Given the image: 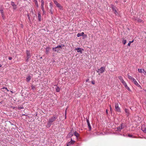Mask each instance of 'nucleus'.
I'll use <instances>...</instances> for the list:
<instances>
[{"mask_svg":"<svg viewBox=\"0 0 146 146\" xmlns=\"http://www.w3.org/2000/svg\"><path fill=\"white\" fill-rule=\"evenodd\" d=\"M57 117V116L56 115H54L51 118H49L47 121V127H49L51 126L53 122L56 120Z\"/></svg>","mask_w":146,"mask_h":146,"instance_id":"1","label":"nucleus"},{"mask_svg":"<svg viewBox=\"0 0 146 146\" xmlns=\"http://www.w3.org/2000/svg\"><path fill=\"white\" fill-rule=\"evenodd\" d=\"M115 110L116 111L118 112H121L120 109V108L119 107L118 104L117 103H115Z\"/></svg>","mask_w":146,"mask_h":146,"instance_id":"2","label":"nucleus"},{"mask_svg":"<svg viewBox=\"0 0 146 146\" xmlns=\"http://www.w3.org/2000/svg\"><path fill=\"white\" fill-rule=\"evenodd\" d=\"M105 70V68L103 67H102L100 69L97 70L96 71L97 73H102L104 72Z\"/></svg>","mask_w":146,"mask_h":146,"instance_id":"3","label":"nucleus"},{"mask_svg":"<svg viewBox=\"0 0 146 146\" xmlns=\"http://www.w3.org/2000/svg\"><path fill=\"white\" fill-rule=\"evenodd\" d=\"M0 12L2 19L4 20L5 19V17L4 15V12L3 9L1 8L0 9Z\"/></svg>","mask_w":146,"mask_h":146,"instance_id":"4","label":"nucleus"},{"mask_svg":"<svg viewBox=\"0 0 146 146\" xmlns=\"http://www.w3.org/2000/svg\"><path fill=\"white\" fill-rule=\"evenodd\" d=\"M75 141L73 140L72 139H71V141L67 144V146H68L72 145L75 142Z\"/></svg>","mask_w":146,"mask_h":146,"instance_id":"5","label":"nucleus"},{"mask_svg":"<svg viewBox=\"0 0 146 146\" xmlns=\"http://www.w3.org/2000/svg\"><path fill=\"white\" fill-rule=\"evenodd\" d=\"M75 50H76L77 51V52H79L80 53H82V50H83L84 49H82L81 48H76L75 49Z\"/></svg>","mask_w":146,"mask_h":146,"instance_id":"6","label":"nucleus"},{"mask_svg":"<svg viewBox=\"0 0 146 146\" xmlns=\"http://www.w3.org/2000/svg\"><path fill=\"white\" fill-rule=\"evenodd\" d=\"M122 124L123 123H121L120 125L117 127V131H120L123 128V127H122Z\"/></svg>","mask_w":146,"mask_h":146,"instance_id":"7","label":"nucleus"},{"mask_svg":"<svg viewBox=\"0 0 146 146\" xmlns=\"http://www.w3.org/2000/svg\"><path fill=\"white\" fill-rule=\"evenodd\" d=\"M141 130L144 133H146V127L145 125H143L141 127Z\"/></svg>","mask_w":146,"mask_h":146,"instance_id":"8","label":"nucleus"},{"mask_svg":"<svg viewBox=\"0 0 146 146\" xmlns=\"http://www.w3.org/2000/svg\"><path fill=\"white\" fill-rule=\"evenodd\" d=\"M52 50L54 52H58L60 50V49L58 48H57V47H56L55 48H52Z\"/></svg>","mask_w":146,"mask_h":146,"instance_id":"9","label":"nucleus"},{"mask_svg":"<svg viewBox=\"0 0 146 146\" xmlns=\"http://www.w3.org/2000/svg\"><path fill=\"white\" fill-rule=\"evenodd\" d=\"M125 112L126 113V115L127 116H128L130 115V113H129V111L128 109H126V108L125 109Z\"/></svg>","mask_w":146,"mask_h":146,"instance_id":"10","label":"nucleus"},{"mask_svg":"<svg viewBox=\"0 0 146 146\" xmlns=\"http://www.w3.org/2000/svg\"><path fill=\"white\" fill-rule=\"evenodd\" d=\"M86 121H87V123L88 124V127L89 129V131H91V127L89 121L88 119H87Z\"/></svg>","mask_w":146,"mask_h":146,"instance_id":"11","label":"nucleus"},{"mask_svg":"<svg viewBox=\"0 0 146 146\" xmlns=\"http://www.w3.org/2000/svg\"><path fill=\"white\" fill-rule=\"evenodd\" d=\"M54 2L57 7L59 8H61V6H60V5L56 1L54 0Z\"/></svg>","mask_w":146,"mask_h":146,"instance_id":"12","label":"nucleus"},{"mask_svg":"<svg viewBox=\"0 0 146 146\" xmlns=\"http://www.w3.org/2000/svg\"><path fill=\"white\" fill-rule=\"evenodd\" d=\"M133 82L134 84L136 85L137 87L140 88H141V87L140 85L137 83L135 79L134 80V81H133Z\"/></svg>","mask_w":146,"mask_h":146,"instance_id":"13","label":"nucleus"},{"mask_svg":"<svg viewBox=\"0 0 146 146\" xmlns=\"http://www.w3.org/2000/svg\"><path fill=\"white\" fill-rule=\"evenodd\" d=\"M11 5L13 7V9H17V6L13 2H11Z\"/></svg>","mask_w":146,"mask_h":146,"instance_id":"14","label":"nucleus"},{"mask_svg":"<svg viewBox=\"0 0 146 146\" xmlns=\"http://www.w3.org/2000/svg\"><path fill=\"white\" fill-rule=\"evenodd\" d=\"M111 9L113 11L114 13L116 15V13H117V12L115 7L114 6H113L111 7Z\"/></svg>","mask_w":146,"mask_h":146,"instance_id":"15","label":"nucleus"},{"mask_svg":"<svg viewBox=\"0 0 146 146\" xmlns=\"http://www.w3.org/2000/svg\"><path fill=\"white\" fill-rule=\"evenodd\" d=\"M38 18L39 21H41V16L40 13L38 12Z\"/></svg>","mask_w":146,"mask_h":146,"instance_id":"16","label":"nucleus"},{"mask_svg":"<svg viewBox=\"0 0 146 146\" xmlns=\"http://www.w3.org/2000/svg\"><path fill=\"white\" fill-rule=\"evenodd\" d=\"M127 76L129 79L132 80V81L134 80L135 79L134 78H133L131 76H130L129 74H127Z\"/></svg>","mask_w":146,"mask_h":146,"instance_id":"17","label":"nucleus"},{"mask_svg":"<svg viewBox=\"0 0 146 146\" xmlns=\"http://www.w3.org/2000/svg\"><path fill=\"white\" fill-rule=\"evenodd\" d=\"M46 52L45 53L46 54H48L50 50V48L49 47H47L46 48Z\"/></svg>","mask_w":146,"mask_h":146,"instance_id":"18","label":"nucleus"},{"mask_svg":"<svg viewBox=\"0 0 146 146\" xmlns=\"http://www.w3.org/2000/svg\"><path fill=\"white\" fill-rule=\"evenodd\" d=\"M84 34V32H82L80 33H78L77 34V36L78 37H79L81 36H82Z\"/></svg>","mask_w":146,"mask_h":146,"instance_id":"19","label":"nucleus"},{"mask_svg":"<svg viewBox=\"0 0 146 146\" xmlns=\"http://www.w3.org/2000/svg\"><path fill=\"white\" fill-rule=\"evenodd\" d=\"M118 78L119 79L120 82H123L124 81L122 77L121 76H118Z\"/></svg>","mask_w":146,"mask_h":146,"instance_id":"20","label":"nucleus"},{"mask_svg":"<svg viewBox=\"0 0 146 146\" xmlns=\"http://www.w3.org/2000/svg\"><path fill=\"white\" fill-rule=\"evenodd\" d=\"M31 77L30 76H28L26 78V81L27 82H29L31 80Z\"/></svg>","mask_w":146,"mask_h":146,"instance_id":"21","label":"nucleus"},{"mask_svg":"<svg viewBox=\"0 0 146 146\" xmlns=\"http://www.w3.org/2000/svg\"><path fill=\"white\" fill-rule=\"evenodd\" d=\"M27 57H28V59L31 57V56L28 50L27 51Z\"/></svg>","mask_w":146,"mask_h":146,"instance_id":"22","label":"nucleus"},{"mask_svg":"<svg viewBox=\"0 0 146 146\" xmlns=\"http://www.w3.org/2000/svg\"><path fill=\"white\" fill-rule=\"evenodd\" d=\"M64 45L63 44H61V45H59L58 46H56L57 48H60V49H62V47H64Z\"/></svg>","mask_w":146,"mask_h":146,"instance_id":"23","label":"nucleus"},{"mask_svg":"<svg viewBox=\"0 0 146 146\" xmlns=\"http://www.w3.org/2000/svg\"><path fill=\"white\" fill-rule=\"evenodd\" d=\"M74 135H75L77 138L79 136V135L78 133L75 131L74 133Z\"/></svg>","mask_w":146,"mask_h":146,"instance_id":"24","label":"nucleus"},{"mask_svg":"<svg viewBox=\"0 0 146 146\" xmlns=\"http://www.w3.org/2000/svg\"><path fill=\"white\" fill-rule=\"evenodd\" d=\"M41 6H44V2L43 0H41Z\"/></svg>","mask_w":146,"mask_h":146,"instance_id":"25","label":"nucleus"},{"mask_svg":"<svg viewBox=\"0 0 146 146\" xmlns=\"http://www.w3.org/2000/svg\"><path fill=\"white\" fill-rule=\"evenodd\" d=\"M125 88L126 89H127L128 90V91H131V90L127 86V85L125 86Z\"/></svg>","mask_w":146,"mask_h":146,"instance_id":"26","label":"nucleus"},{"mask_svg":"<svg viewBox=\"0 0 146 146\" xmlns=\"http://www.w3.org/2000/svg\"><path fill=\"white\" fill-rule=\"evenodd\" d=\"M69 136L70 137H72L73 135V134L72 132H70V133L68 134Z\"/></svg>","mask_w":146,"mask_h":146,"instance_id":"27","label":"nucleus"},{"mask_svg":"<svg viewBox=\"0 0 146 146\" xmlns=\"http://www.w3.org/2000/svg\"><path fill=\"white\" fill-rule=\"evenodd\" d=\"M31 89L33 91H35V86L32 85L31 86Z\"/></svg>","mask_w":146,"mask_h":146,"instance_id":"28","label":"nucleus"},{"mask_svg":"<svg viewBox=\"0 0 146 146\" xmlns=\"http://www.w3.org/2000/svg\"><path fill=\"white\" fill-rule=\"evenodd\" d=\"M143 69H139L138 68V71L139 72V73H142V70Z\"/></svg>","mask_w":146,"mask_h":146,"instance_id":"29","label":"nucleus"},{"mask_svg":"<svg viewBox=\"0 0 146 146\" xmlns=\"http://www.w3.org/2000/svg\"><path fill=\"white\" fill-rule=\"evenodd\" d=\"M60 91V89L58 87H57L56 88V91L57 92H59Z\"/></svg>","mask_w":146,"mask_h":146,"instance_id":"30","label":"nucleus"},{"mask_svg":"<svg viewBox=\"0 0 146 146\" xmlns=\"http://www.w3.org/2000/svg\"><path fill=\"white\" fill-rule=\"evenodd\" d=\"M27 16L28 17V19L29 20V21H30L31 20V17H30V16L29 14H27Z\"/></svg>","mask_w":146,"mask_h":146,"instance_id":"31","label":"nucleus"},{"mask_svg":"<svg viewBox=\"0 0 146 146\" xmlns=\"http://www.w3.org/2000/svg\"><path fill=\"white\" fill-rule=\"evenodd\" d=\"M127 42V40H123L122 41V43L123 44H125Z\"/></svg>","mask_w":146,"mask_h":146,"instance_id":"32","label":"nucleus"},{"mask_svg":"<svg viewBox=\"0 0 146 146\" xmlns=\"http://www.w3.org/2000/svg\"><path fill=\"white\" fill-rule=\"evenodd\" d=\"M35 5L36 6V7H38V2L37 1H35Z\"/></svg>","mask_w":146,"mask_h":146,"instance_id":"33","label":"nucleus"},{"mask_svg":"<svg viewBox=\"0 0 146 146\" xmlns=\"http://www.w3.org/2000/svg\"><path fill=\"white\" fill-rule=\"evenodd\" d=\"M137 21L139 23H141L142 22H143V21L142 20L140 19H138L137 20Z\"/></svg>","mask_w":146,"mask_h":146,"instance_id":"34","label":"nucleus"},{"mask_svg":"<svg viewBox=\"0 0 146 146\" xmlns=\"http://www.w3.org/2000/svg\"><path fill=\"white\" fill-rule=\"evenodd\" d=\"M133 42V41H130L128 43V44H127V45L128 46H130V44Z\"/></svg>","mask_w":146,"mask_h":146,"instance_id":"35","label":"nucleus"},{"mask_svg":"<svg viewBox=\"0 0 146 146\" xmlns=\"http://www.w3.org/2000/svg\"><path fill=\"white\" fill-rule=\"evenodd\" d=\"M122 83L125 86L127 85V84L125 81H123V82H122Z\"/></svg>","mask_w":146,"mask_h":146,"instance_id":"36","label":"nucleus"},{"mask_svg":"<svg viewBox=\"0 0 146 146\" xmlns=\"http://www.w3.org/2000/svg\"><path fill=\"white\" fill-rule=\"evenodd\" d=\"M49 5H50V7L52 9V7H53V5H52V3H50V4Z\"/></svg>","mask_w":146,"mask_h":146,"instance_id":"37","label":"nucleus"},{"mask_svg":"<svg viewBox=\"0 0 146 146\" xmlns=\"http://www.w3.org/2000/svg\"><path fill=\"white\" fill-rule=\"evenodd\" d=\"M128 136L129 137H133V135L129 134H128Z\"/></svg>","mask_w":146,"mask_h":146,"instance_id":"38","label":"nucleus"},{"mask_svg":"<svg viewBox=\"0 0 146 146\" xmlns=\"http://www.w3.org/2000/svg\"><path fill=\"white\" fill-rule=\"evenodd\" d=\"M67 109V108H66V109L65 111V118L66 117V110Z\"/></svg>","mask_w":146,"mask_h":146,"instance_id":"39","label":"nucleus"},{"mask_svg":"<svg viewBox=\"0 0 146 146\" xmlns=\"http://www.w3.org/2000/svg\"><path fill=\"white\" fill-rule=\"evenodd\" d=\"M41 9L42 11H44V6H41Z\"/></svg>","mask_w":146,"mask_h":146,"instance_id":"40","label":"nucleus"},{"mask_svg":"<svg viewBox=\"0 0 146 146\" xmlns=\"http://www.w3.org/2000/svg\"><path fill=\"white\" fill-rule=\"evenodd\" d=\"M142 72L144 74H145V73L146 74V72L143 69Z\"/></svg>","mask_w":146,"mask_h":146,"instance_id":"41","label":"nucleus"},{"mask_svg":"<svg viewBox=\"0 0 146 146\" xmlns=\"http://www.w3.org/2000/svg\"><path fill=\"white\" fill-rule=\"evenodd\" d=\"M50 12L52 14V9L51 8V9L50 10Z\"/></svg>","mask_w":146,"mask_h":146,"instance_id":"42","label":"nucleus"},{"mask_svg":"<svg viewBox=\"0 0 146 146\" xmlns=\"http://www.w3.org/2000/svg\"><path fill=\"white\" fill-rule=\"evenodd\" d=\"M92 83L93 84H95V82L94 81H92Z\"/></svg>","mask_w":146,"mask_h":146,"instance_id":"43","label":"nucleus"},{"mask_svg":"<svg viewBox=\"0 0 146 146\" xmlns=\"http://www.w3.org/2000/svg\"><path fill=\"white\" fill-rule=\"evenodd\" d=\"M8 59L9 60H11L12 59V57H9Z\"/></svg>","mask_w":146,"mask_h":146,"instance_id":"44","label":"nucleus"},{"mask_svg":"<svg viewBox=\"0 0 146 146\" xmlns=\"http://www.w3.org/2000/svg\"><path fill=\"white\" fill-rule=\"evenodd\" d=\"M42 12H43V13L44 14L45 13V11L44 10V11H42Z\"/></svg>","mask_w":146,"mask_h":146,"instance_id":"45","label":"nucleus"},{"mask_svg":"<svg viewBox=\"0 0 146 146\" xmlns=\"http://www.w3.org/2000/svg\"><path fill=\"white\" fill-rule=\"evenodd\" d=\"M5 88L7 90V91H8L9 90L7 89V88Z\"/></svg>","mask_w":146,"mask_h":146,"instance_id":"46","label":"nucleus"},{"mask_svg":"<svg viewBox=\"0 0 146 146\" xmlns=\"http://www.w3.org/2000/svg\"><path fill=\"white\" fill-rule=\"evenodd\" d=\"M106 113L107 114H108V110H106Z\"/></svg>","mask_w":146,"mask_h":146,"instance_id":"47","label":"nucleus"},{"mask_svg":"<svg viewBox=\"0 0 146 146\" xmlns=\"http://www.w3.org/2000/svg\"><path fill=\"white\" fill-rule=\"evenodd\" d=\"M110 110H111V106L110 105Z\"/></svg>","mask_w":146,"mask_h":146,"instance_id":"48","label":"nucleus"},{"mask_svg":"<svg viewBox=\"0 0 146 146\" xmlns=\"http://www.w3.org/2000/svg\"><path fill=\"white\" fill-rule=\"evenodd\" d=\"M123 135L124 136H125V135L124 134H123Z\"/></svg>","mask_w":146,"mask_h":146,"instance_id":"49","label":"nucleus"},{"mask_svg":"<svg viewBox=\"0 0 146 146\" xmlns=\"http://www.w3.org/2000/svg\"><path fill=\"white\" fill-rule=\"evenodd\" d=\"M1 66V65H0V67Z\"/></svg>","mask_w":146,"mask_h":146,"instance_id":"50","label":"nucleus"},{"mask_svg":"<svg viewBox=\"0 0 146 146\" xmlns=\"http://www.w3.org/2000/svg\"><path fill=\"white\" fill-rule=\"evenodd\" d=\"M35 1H36V0H34Z\"/></svg>","mask_w":146,"mask_h":146,"instance_id":"51","label":"nucleus"},{"mask_svg":"<svg viewBox=\"0 0 146 146\" xmlns=\"http://www.w3.org/2000/svg\"><path fill=\"white\" fill-rule=\"evenodd\" d=\"M145 91L146 92V90Z\"/></svg>","mask_w":146,"mask_h":146,"instance_id":"52","label":"nucleus"}]
</instances>
